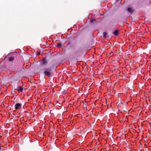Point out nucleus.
I'll return each instance as SVG.
<instances>
[{"label": "nucleus", "mask_w": 151, "mask_h": 151, "mask_svg": "<svg viewBox=\"0 0 151 151\" xmlns=\"http://www.w3.org/2000/svg\"><path fill=\"white\" fill-rule=\"evenodd\" d=\"M41 70L45 76H47L49 77L51 76V68H45L42 69Z\"/></svg>", "instance_id": "nucleus-1"}, {"label": "nucleus", "mask_w": 151, "mask_h": 151, "mask_svg": "<svg viewBox=\"0 0 151 151\" xmlns=\"http://www.w3.org/2000/svg\"><path fill=\"white\" fill-rule=\"evenodd\" d=\"M20 68V64L19 63H17L15 64L14 67H12L10 66V68L12 69L13 71H14L19 69Z\"/></svg>", "instance_id": "nucleus-2"}, {"label": "nucleus", "mask_w": 151, "mask_h": 151, "mask_svg": "<svg viewBox=\"0 0 151 151\" xmlns=\"http://www.w3.org/2000/svg\"><path fill=\"white\" fill-rule=\"evenodd\" d=\"M6 66L4 64H1L0 65V67L1 68L3 69V70L6 69V68H10V66H9L7 64H6Z\"/></svg>", "instance_id": "nucleus-3"}, {"label": "nucleus", "mask_w": 151, "mask_h": 151, "mask_svg": "<svg viewBox=\"0 0 151 151\" xmlns=\"http://www.w3.org/2000/svg\"><path fill=\"white\" fill-rule=\"evenodd\" d=\"M14 59V57L13 56L11 55H8V60L10 62H12L13 61Z\"/></svg>", "instance_id": "nucleus-4"}, {"label": "nucleus", "mask_w": 151, "mask_h": 151, "mask_svg": "<svg viewBox=\"0 0 151 151\" xmlns=\"http://www.w3.org/2000/svg\"><path fill=\"white\" fill-rule=\"evenodd\" d=\"M42 63L41 65H45L47 63V60L46 58H44L42 60Z\"/></svg>", "instance_id": "nucleus-5"}, {"label": "nucleus", "mask_w": 151, "mask_h": 151, "mask_svg": "<svg viewBox=\"0 0 151 151\" xmlns=\"http://www.w3.org/2000/svg\"><path fill=\"white\" fill-rule=\"evenodd\" d=\"M22 108V105L19 104V103H17L15 105V108L14 110H16V109H19V108Z\"/></svg>", "instance_id": "nucleus-6"}, {"label": "nucleus", "mask_w": 151, "mask_h": 151, "mask_svg": "<svg viewBox=\"0 0 151 151\" xmlns=\"http://www.w3.org/2000/svg\"><path fill=\"white\" fill-rule=\"evenodd\" d=\"M17 88H18L17 90L19 92H22L23 90V86L22 85L20 87H19L18 86V83H17L16 85Z\"/></svg>", "instance_id": "nucleus-7"}, {"label": "nucleus", "mask_w": 151, "mask_h": 151, "mask_svg": "<svg viewBox=\"0 0 151 151\" xmlns=\"http://www.w3.org/2000/svg\"><path fill=\"white\" fill-rule=\"evenodd\" d=\"M128 13H130L131 14H132L134 11V9L131 7H128L127 10Z\"/></svg>", "instance_id": "nucleus-8"}, {"label": "nucleus", "mask_w": 151, "mask_h": 151, "mask_svg": "<svg viewBox=\"0 0 151 151\" xmlns=\"http://www.w3.org/2000/svg\"><path fill=\"white\" fill-rule=\"evenodd\" d=\"M119 32V31L118 29H116L113 32V34L114 35L117 36L118 35Z\"/></svg>", "instance_id": "nucleus-9"}, {"label": "nucleus", "mask_w": 151, "mask_h": 151, "mask_svg": "<svg viewBox=\"0 0 151 151\" xmlns=\"http://www.w3.org/2000/svg\"><path fill=\"white\" fill-rule=\"evenodd\" d=\"M107 34V33L106 32H104L103 33V37L104 38L106 39V35Z\"/></svg>", "instance_id": "nucleus-10"}, {"label": "nucleus", "mask_w": 151, "mask_h": 151, "mask_svg": "<svg viewBox=\"0 0 151 151\" xmlns=\"http://www.w3.org/2000/svg\"><path fill=\"white\" fill-rule=\"evenodd\" d=\"M63 46V45L62 44H61V43H58L57 47H61Z\"/></svg>", "instance_id": "nucleus-11"}, {"label": "nucleus", "mask_w": 151, "mask_h": 151, "mask_svg": "<svg viewBox=\"0 0 151 151\" xmlns=\"http://www.w3.org/2000/svg\"><path fill=\"white\" fill-rule=\"evenodd\" d=\"M96 21V19H91L90 22L91 23H93V22Z\"/></svg>", "instance_id": "nucleus-12"}, {"label": "nucleus", "mask_w": 151, "mask_h": 151, "mask_svg": "<svg viewBox=\"0 0 151 151\" xmlns=\"http://www.w3.org/2000/svg\"><path fill=\"white\" fill-rule=\"evenodd\" d=\"M40 52H37V55H40Z\"/></svg>", "instance_id": "nucleus-13"}, {"label": "nucleus", "mask_w": 151, "mask_h": 151, "mask_svg": "<svg viewBox=\"0 0 151 151\" xmlns=\"http://www.w3.org/2000/svg\"><path fill=\"white\" fill-rule=\"evenodd\" d=\"M44 78V80H45L44 82L45 83L46 82L45 79V78Z\"/></svg>", "instance_id": "nucleus-14"}, {"label": "nucleus", "mask_w": 151, "mask_h": 151, "mask_svg": "<svg viewBox=\"0 0 151 151\" xmlns=\"http://www.w3.org/2000/svg\"><path fill=\"white\" fill-rule=\"evenodd\" d=\"M116 1H119V0H116Z\"/></svg>", "instance_id": "nucleus-15"}, {"label": "nucleus", "mask_w": 151, "mask_h": 151, "mask_svg": "<svg viewBox=\"0 0 151 151\" xmlns=\"http://www.w3.org/2000/svg\"><path fill=\"white\" fill-rule=\"evenodd\" d=\"M118 63H119V64H120L119 62V61H118Z\"/></svg>", "instance_id": "nucleus-16"}, {"label": "nucleus", "mask_w": 151, "mask_h": 151, "mask_svg": "<svg viewBox=\"0 0 151 151\" xmlns=\"http://www.w3.org/2000/svg\"><path fill=\"white\" fill-rule=\"evenodd\" d=\"M22 68H23V66L22 67Z\"/></svg>", "instance_id": "nucleus-17"}]
</instances>
